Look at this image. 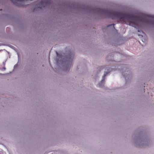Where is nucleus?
<instances>
[{
	"label": "nucleus",
	"mask_w": 154,
	"mask_h": 154,
	"mask_svg": "<svg viewBox=\"0 0 154 154\" xmlns=\"http://www.w3.org/2000/svg\"><path fill=\"white\" fill-rule=\"evenodd\" d=\"M99 11L106 14L113 19H119L122 23L126 22L128 24L135 28L139 27L141 23H149L154 25V16L140 13L138 16L125 13L99 9Z\"/></svg>",
	"instance_id": "f257e3e1"
},
{
	"label": "nucleus",
	"mask_w": 154,
	"mask_h": 154,
	"mask_svg": "<svg viewBox=\"0 0 154 154\" xmlns=\"http://www.w3.org/2000/svg\"><path fill=\"white\" fill-rule=\"evenodd\" d=\"M39 4L41 6V8L42 7H46L50 5L51 4V0H43Z\"/></svg>",
	"instance_id": "f03ea898"
},
{
	"label": "nucleus",
	"mask_w": 154,
	"mask_h": 154,
	"mask_svg": "<svg viewBox=\"0 0 154 154\" xmlns=\"http://www.w3.org/2000/svg\"><path fill=\"white\" fill-rule=\"evenodd\" d=\"M109 73V72H105L104 73V75H103V79L102 80V81H103V80H104V79H105V76Z\"/></svg>",
	"instance_id": "7ed1b4c3"
},
{
	"label": "nucleus",
	"mask_w": 154,
	"mask_h": 154,
	"mask_svg": "<svg viewBox=\"0 0 154 154\" xmlns=\"http://www.w3.org/2000/svg\"><path fill=\"white\" fill-rule=\"evenodd\" d=\"M114 25H115V24H112L109 25V26H107L109 27V26H113V27L114 28H115L114 27Z\"/></svg>",
	"instance_id": "20e7f679"
},
{
	"label": "nucleus",
	"mask_w": 154,
	"mask_h": 154,
	"mask_svg": "<svg viewBox=\"0 0 154 154\" xmlns=\"http://www.w3.org/2000/svg\"><path fill=\"white\" fill-rule=\"evenodd\" d=\"M0 11H2V9H0Z\"/></svg>",
	"instance_id": "39448f33"
}]
</instances>
